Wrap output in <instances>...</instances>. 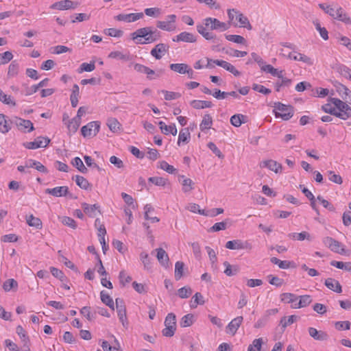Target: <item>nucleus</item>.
<instances>
[{
  "label": "nucleus",
  "instance_id": "50",
  "mask_svg": "<svg viewBox=\"0 0 351 351\" xmlns=\"http://www.w3.org/2000/svg\"><path fill=\"white\" fill-rule=\"evenodd\" d=\"M107 125L112 132H116L120 130L121 124L115 118H109L107 120Z\"/></svg>",
  "mask_w": 351,
  "mask_h": 351
},
{
  "label": "nucleus",
  "instance_id": "36",
  "mask_svg": "<svg viewBox=\"0 0 351 351\" xmlns=\"http://www.w3.org/2000/svg\"><path fill=\"white\" fill-rule=\"evenodd\" d=\"M191 106L195 109H204L206 108H211L213 106V104L209 101L195 99L191 101Z\"/></svg>",
  "mask_w": 351,
  "mask_h": 351
},
{
  "label": "nucleus",
  "instance_id": "9",
  "mask_svg": "<svg viewBox=\"0 0 351 351\" xmlns=\"http://www.w3.org/2000/svg\"><path fill=\"white\" fill-rule=\"evenodd\" d=\"M116 309L118 317L125 328H128L129 322L126 315V308L122 299L117 298L115 300Z\"/></svg>",
  "mask_w": 351,
  "mask_h": 351
},
{
  "label": "nucleus",
  "instance_id": "62",
  "mask_svg": "<svg viewBox=\"0 0 351 351\" xmlns=\"http://www.w3.org/2000/svg\"><path fill=\"white\" fill-rule=\"evenodd\" d=\"M178 293L180 298H187L192 294V289L189 287H184L178 289Z\"/></svg>",
  "mask_w": 351,
  "mask_h": 351
},
{
  "label": "nucleus",
  "instance_id": "23",
  "mask_svg": "<svg viewBox=\"0 0 351 351\" xmlns=\"http://www.w3.org/2000/svg\"><path fill=\"white\" fill-rule=\"evenodd\" d=\"M76 5H74L73 2L71 0H64L53 3L51 8L59 10H64L75 8Z\"/></svg>",
  "mask_w": 351,
  "mask_h": 351
},
{
  "label": "nucleus",
  "instance_id": "43",
  "mask_svg": "<svg viewBox=\"0 0 351 351\" xmlns=\"http://www.w3.org/2000/svg\"><path fill=\"white\" fill-rule=\"evenodd\" d=\"M337 71L342 76L351 80V69L344 64H338L336 67Z\"/></svg>",
  "mask_w": 351,
  "mask_h": 351
},
{
  "label": "nucleus",
  "instance_id": "56",
  "mask_svg": "<svg viewBox=\"0 0 351 351\" xmlns=\"http://www.w3.org/2000/svg\"><path fill=\"white\" fill-rule=\"evenodd\" d=\"M263 339H255L248 347L247 351H261Z\"/></svg>",
  "mask_w": 351,
  "mask_h": 351
},
{
  "label": "nucleus",
  "instance_id": "24",
  "mask_svg": "<svg viewBox=\"0 0 351 351\" xmlns=\"http://www.w3.org/2000/svg\"><path fill=\"white\" fill-rule=\"evenodd\" d=\"M82 207L84 212L90 217H95L97 212L100 213L99 206L97 204L90 205L86 203H82Z\"/></svg>",
  "mask_w": 351,
  "mask_h": 351
},
{
  "label": "nucleus",
  "instance_id": "49",
  "mask_svg": "<svg viewBox=\"0 0 351 351\" xmlns=\"http://www.w3.org/2000/svg\"><path fill=\"white\" fill-rule=\"evenodd\" d=\"M291 83V80L287 77L280 79L275 83V89L276 91L279 92L282 87H289Z\"/></svg>",
  "mask_w": 351,
  "mask_h": 351
},
{
  "label": "nucleus",
  "instance_id": "31",
  "mask_svg": "<svg viewBox=\"0 0 351 351\" xmlns=\"http://www.w3.org/2000/svg\"><path fill=\"white\" fill-rule=\"evenodd\" d=\"M196 27L197 32L206 40H210L215 38V36L213 33L207 31V27L204 24H197Z\"/></svg>",
  "mask_w": 351,
  "mask_h": 351
},
{
  "label": "nucleus",
  "instance_id": "10",
  "mask_svg": "<svg viewBox=\"0 0 351 351\" xmlns=\"http://www.w3.org/2000/svg\"><path fill=\"white\" fill-rule=\"evenodd\" d=\"M99 128L98 121H91L82 128V135L85 138L95 136L99 132Z\"/></svg>",
  "mask_w": 351,
  "mask_h": 351
},
{
  "label": "nucleus",
  "instance_id": "33",
  "mask_svg": "<svg viewBox=\"0 0 351 351\" xmlns=\"http://www.w3.org/2000/svg\"><path fill=\"white\" fill-rule=\"evenodd\" d=\"M337 91L343 99H349L351 104V90H350L345 85L339 84L337 86Z\"/></svg>",
  "mask_w": 351,
  "mask_h": 351
},
{
  "label": "nucleus",
  "instance_id": "6",
  "mask_svg": "<svg viewBox=\"0 0 351 351\" xmlns=\"http://www.w3.org/2000/svg\"><path fill=\"white\" fill-rule=\"evenodd\" d=\"M165 21H157L156 27L166 32H173L176 29L177 16L176 14L167 15Z\"/></svg>",
  "mask_w": 351,
  "mask_h": 351
},
{
  "label": "nucleus",
  "instance_id": "7",
  "mask_svg": "<svg viewBox=\"0 0 351 351\" xmlns=\"http://www.w3.org/2000/svg\"><path fill=\"white\" fill-rule=\"evenodd\" d=\"M203 24L210 30L226 31L230 28V24L221 22L217 19L207 17L203 20Z\"/></svg>",
  "mask_w": 351,
  "mask_h": 351
},
{
  "label": "nucleus",
  "instance_id": "18",
  "mask_svg": "<svg viewBox=\"0 0 351 351\" xmlns=\"http://www.w3.org/2000/svg\"><path fill=\"white\" fill-rule=\"evenodd\" d=\"M261 167H266L275 173H281L282 167L281 164L274 160H267L263 161L260 164Z\"/></svg>",
  "mask_w": 351,
  "mask_h": 351
},
{
  "label": "nucleus",
  "instance_id": "38",
  "mask_svg": "<svg viewBox=\"0 0 351 351\" xmlns=\"http://www.w3.org/2000/svg\"><path fill=\"white\" fill-rule=\"evenodd\" d=\"M100 298L101 302L106 306H109L111 309H114V305L112 298L105 291L100 292Z\"/></svg>",
  "mask_w": 351,
  "mask_h": 351
},
{
  "label": "nucleus",
  "instance_id": "11",
  "mask_svg": "<svg viewBox=\"0 0 351 351\" xmlns=\"http://www.w3.org/2000/svg\"><path fill=\"white\" fill-rule=\"evenodd\" d=\"M50 143V139L47 137L38 136L34 141L23 143V145L26 149H36L40 147H46Z\"/></svg>",
  "mask_w": 351,
  "mask_h": 351
},
{
  "label": "nucleus",
  "instance_id": "12",
  "mask_svg": "<svg viewBox=\"0 0 351 351\" xmlns=\"http://www.w3.org/2000/svg\"><path fill=\"white\" fill-rule=\"evenodd\" d=\"M226 247L229 250H251L252 245L247 241H242L241 239H235L228 241L226 243Z\"/></svg>",
  "mask_w": 351,
  "mask_h": 351
},
{
  "label": "nucleus",
  "instance_id": "4",
  "mask_svg": "<svg viewBox=\"0 0 351 351\" xmlns=\"http://www.w3.org/2000/svg\"><path fill=\"white\" fill-rule=\"evenodd\" d=\"M274 112L276 118L280 117L285 121L290 119L293 115L291 106H287L280 102L274 104Z\"/></svg>",
  "mask_w": 351,
  "mask_h": 351
},
{
  "label": "nucleus",
  "instance_id": "60",
  "mask_svg": "<svg viewBox=\"0 0 351 351\" xmlns=\"http://www.w3.org/2000/svg\"><path fill=\"white\" fill-rule=\"evenodd\" d=\"M350 325L349 321H339L334 323L335 328L339 331L350 330Z\"/></svg>",
  "mask_w": 351,
  "mask_h": 351
},
{
  "label": "nucleus",
  "instance_id": "27",
  "mask_svg": "<svg viewBox=\"0 0 351 351\" xmlns=\"http://www.w3.org/2000/svg\"><path fill=\"white\" fill-rule=\"evenodd\" d=\"M158 125L161 132L165 135L171 134L172 135L176 136L177 134V129L174 123L167 125L163 121H159Z\"/></svg>",
  "mask_w": 351,
  "mask_h": 351
},
{
  "label": "nucleus",
  "instance_id": "20",
  "mask_svg": "<svg viewBox=\"0 0 351 351\" xmlns=\"http://www.w3.org/2000/svg\"><path fill=\"white\" fill-rule=\"evenodd\" d=\"M69 192V188L66 186H57L53 189H47L45 193L51 195L54 197H64Z\"/></svg>",
  "mask_w": 351,
  "mask_h": 351
},
{
  "label": "nucleus",
  "instance_id": "40",
  "mask_svg": "<svg viewBox=\"0 0 351 351\" xmlns=\"http://www.w3.org/2000/svg\"><path fill=\"white\" fill-rule=\"evenodd\" d=\"M191 135L188 128L182 129L180 131L178 144L187 143L190 139Z\"/></svg>",
  "mask_w": 351,
  "mask_h": 351
},
{
  "label": "nucleus",
  "instance_id": "35",
  "mask_svg": "<svg viewBox=\"0 0 351 351\" xmlns=\"http://www.w3.org/2000/svg\"><path fill=\"white\" fill-rule=\"evenodd\" d=\"M19 63L16 60L12 61L8 66L7 73L8 77L12 78L16 76L19 73Z\"/></svg>",
  "mask_w": 351,
  "mask_h": 351
},
{
  "label": "nucleus",
  "instance_id": "15",
  "mask_svg": "<svg viewBox=\"0 0 351 351\" xmlns=\"http://www.w3.org/2000/svg\"><path fill=\"white\" fill-rule=\"evenodd\" d=\"M143 12L130 13V14H119L114 18L117 21H123L126 23H132L138 21L143 17Z\"/></svg>",
  "mask_w": 351,
  "mask_h": 351
},
{
  "label": "nucleus",
  "instance_id": "64",
  "mask_svg": "<svg viewBox=\"0 0 351 351\" xmlns=\"http://www.w3.org/2000/svg\"><path fill=\"white\" fill-rule=\"evenodd\" d=\"M13 58V55L10 51H5L0 53V64H5L9 62Z\"/></svg>",
  "mask_w": 351,
  "mask_h": 351
},
{
  "label": "nucleus",
  "instance_id": "52",
  "mask_svg": "<svg viewBox=\"0 0 351 351\" xmlns=\"http://www.w3.org/2000/svg\"><path fill=\"white\" fill-rule=\"evenodd\" d=\"M184 264L183 262L177 261L175 265V278L176 280H180L184 274Z\"/></svg>",
  "mask_w": 351,
  "mask_h": 351
},
{
  "label": "nucleus",
  "instance_id": "44",
  "mask_svg": "<svg viewBox=\"0 0 351 351\" xmlns=\"http://www.w3.org/2000/svg\"><path fill=\"white\" fill-rule=\"evenodd\" d=\"M11 129L8 121L3 114H0V132L3 134L8 133Z\"/></svg>",
  "mask_w": 351,
  "mask_h": 351
},
{
  "label": "nucleus",
  "instance_id": "59",
  "mask_svg": "<svg viewBox=\"0 0 351 351\" xmlns=\"http://www.w3.org/2000/svg\"><path fill=\"white\" fill-rule=\"evenodd\" d=\"M226 38L229 41H231V42H233L235 43H238V44L244 45L246 43L245 39L240 35H233V34L226 35Z\"/></svg>",
  "mask_w": 351,
  "mask_h": 351
},
{
  "label": "nucleus",
  "instance_id": "34",
  "mask_svg": "<svg viewBox=\"0 0 351 351\" xmlns=\"http://www.w3.org/2000/svg\"><path fill=\"white\" fill-rule=\"evenodd\" d=\"M289 237L293 240L304 241L308 240L311 241L312 237L308 232L303 231L300 233L293 232L289 234Z\"/></svg>",
  "mask_w": 351,
  "mask_h": 351
},
{
  "label": "nucleus",
  "instance_id": "32",
  "mask_svg": "<svg viewBox=\"0 0 351 351\" xmlns=\"http://www.w3.org/2000/svg\"><path fill=\"white\" fill-rule=\"evenodd\" d=\"M280 300L282 302L293 305L298 302V298L291 293H284L280 295Z\"/></svg>",
  "mask_w": 351,
  "mask_h": 351
},
{
  "label": "nucleus",
  "instance_id": "21",
  "mask_svg": "<svg viewBox=\"0 0 351 351\" xmlns=\"http://www.w3.org/2000/svg\"><path fill=\"white\" fill-rule=\"evenodd\" d=\"M309 335L317 341H326L328 338V334L322 330H317L313 327L308 328Z\"/></svg>",
  "mask_w": 351,
  "mask_h": 351
},
{
  "label": "nucleus",
  "instance_id": "51",
  "mask_svg": "<svg viewBox=\"0 0 351 351\" xmlns=\"http://www.w3.org/2000/svg\"><path fill=\"white\" fill-rule=\"evenodd\" d=\"M298 317L296 315H291L289 317H283L281 318L280 324L282 326V328L285 330L287 326L292 324L297 319Z\"/></svg>",
  "mask_w": 351,
  "mask_h": 351
},
{
  "label": "nucleus",
  "instance_id": "55",
  "mask_svg": "<svg viewBox=\"0 0 351 351\" xmlns=\"http://www.w3.org/2000/svg\"><path fill=\"white\" fill-rule=\"evenodd\" d=\"M80 123L81 121L74 117L69 121L67 128L71 133H75L77 132Z\"/></svg>",
  "mask_w": 351,
  "mask_h": 351
},
{
  "label": "nucleus",
  "instance_id": "63",
  "mask_svg": "<svg viewBox=\"0 0 351 351\" xmlns=\"http://www.w3.org/2000/svg\"><path fill=\"white\" fill-rule=\"evenodd\" d=\"M328 173V180L334 183L341 184L343 182L342 178L339 175L336 174L332 171H329Z\"/></svg>",
  "mask_w": 351,
  "mask_h": 351
},
{
  "label": "nucleus",
  "instance_id": "45",
  "mask_svg": "<svg viewBox=\"0 0 351 351\" xmlns=\"http://www.w3.org/2000/svg\"><path fill=\"white\" fill-rule=\"evenodd\" d=\"M204 304V300L203 295L200 293L197 292L192 298L190 306L192 308H195L198 304L203 305Z\"/></svg>",
  "mask_w": 351,
  "mask_h": 351
},
{
  "label": "nucleus",
  "instance_id": "1",
  "mask_svg": "<svg viewBox=\"0 0 351 351\" xmlns=\"http://www.w3.org/2000/svg\"><path fill=\"white\" fill-rule=\"evenodd\" d=\"M131 36L137 44H149L159 38L160 32L157 29H153L152 27H145L136 29Z\"/></svg>",
  "mask_w": 351,
  "mask_h": 351
},
{
  "label": "nucleus",
  "instance_id": "48",
  "mask_svg": "<svg viewBox=\"0 0 351 351\" xmlns=\"http://www.w3.org/2000/svg\"><path fill=\"white\" fill-rule=\"evenodd\" d=\"M71 164L77 168L81 173H86L87 168L84 166L82 160L80 157H75L72 160Z\"/></svg>",
  "mask_w": 351,
  "mask_h": 351
},
{
  "label": "nucleus",
  "instance_id": "30",
  "mask_svg": "<svg viewBox=\"0 0 351 351\" xmlns=\"http://www.w3.org/2000/svg\"><path fill=\"white\" fill-rule=\"evenodd\" d=\"M27 223L32 227H34L38 230H40L43 228V223L38 217H34L33 215H30L26 217Z\"/></svg>",
  "mask_w": 351,
  "mask_h": 351
},
{
  "label": "nucleus",
  "instance_id": "61",
  "mask_svg": "<svg viewBox=\"0 0 351 351\" xmlns=\"http://www.w3.org/2000/svg\"><path fill=\"white\" fill-rule=\"evenodd\" d=\"M17 287L18 283L13 278L5 280L3 285V288L5 291H10L12 289L16 288Z\"/></svg>",
  "mask_w": 351,
  "mask_h": 351
},
{
  "label": "nucleus",
  "instance_id": "16",
  "mask_svg": "<svg viewBox=\"0 0 351 351\" xmlns=\"http://www.w3.org/2000/svg\"><path fill=\"white\" fill-rule=\"evenodd\" d=\"M14 123L17 126L18 129L23 132H30L34 129L33 123L29 120L15 117Z\"/></svg>",
  "mask_w": 351,
  "mask_h": 351
},
{
  "label": "nucleus",
  "instance_id": "5",
  "mask_svg": "<svg viewBox=\"0 0 351 351\" xmlns=\"http://www.w3.org/2000/svg\"><path fill=\"white\" fill-rule=\"evenodd\" d=\"M165 328L162 330V335L171 337L174 335L176 330V318L173 313H169L165 319Z\"/></svg>",
  "mask_w": 351,
  "mask_h": 351
},
{
  "label": "nucleus",
  "instance_id": "58",
  "mask_svg": "<svg viewBox=\"0 0 351 351\" xmlns=\"http://www.w3.org/2000/svg\"><path fill=\"white\" fill-rule=\"evenodd\" d=\"M223 213V209L221 208H213L210 210H205L204 211L202 212V215L213 217H215L219 214H221Z\"/></svg>",
  "mask_w": 351,
  "mask_h": 351
},
{
  "label": "nucleus",
  "instance_id": "39",
  "mask_svg": "<svg viewBox=\"0 0 351 351\" xmlns=\"http://www.w3.org/2000/svg\"><path fill=\"white\" fill-rule=\"evenodd\" d=\"M213 125V119L210 114H206L203 117L202 121L199 125V128L202 131L208 130Z\"/></svg>",
  "mask_w": 351,
  "mask_h": 351
},
{
  "label": "nucleus",
  "instance_id": "2",
  "mask_svg": "<svg viewBox=\"0 0 351 351\" xmlns=\"http://www.w3.org/2000/svg\"><path fill=\"white\" fill-rule=\"evenodd\" d=\"M319 7L324 12L330 16L334 19L344 23L346 25H351V18L344 11V10L337 4L328 5L326 3H319Z\"/></svg>",
  "mask_w": 351,
  "mask_h": 351
},
{
  "label": "nucleus",
  "instance_id": "47",
  "mask_svg": "<svg viewBox=\"0 0 351 351\" xmlns=\"http://www.w3.org/2000/svg\"><path fill=\"white\" fill-rule=\"evenodd\" d=\"M75 182H76V184L82 189L88 190V189H90V184L83 176H75Z\"/></svg>",
  "mask_w": 351,
  "mask_h": 351
},
{
  "label": "nucleus",
  "instance_id": "25",
  "mask_svg": "<svg viewBox=\"0 0 351 351\" xmlns=\"http://www.w3.org/2000/svg\"><path fill=\"white\" fill-rule=\"evenodd\" d=\"M325 285L330 290L340 293L342 292V288L340 283L334 278H327L325 280Z\"/></svg>",
  "mask_w": 351,
  "mask_h": 351
},
{
  "label": "nucleus",
  "instance_id": "57",
  "mask_svg": "<svg viewBox=\"0 0 351 351\" xmlns=\"http://www.w3.org/2000/svg\"><path fill=\"white\" fill-rule=\"evenodd\" d=\"M0 101L5 104L11 105L12 106H16L15 101L13 100L10 95L5 94L2 90L0 89Z\"/></svg>",
  "mask_w": 351,
  "mask_h": 351
},
{
  "label": "nucleus",
  "instance_id": "53",
  "mask_svg": "<svg viewBox=\"0 0 351 351\" xmlns=\"http://www.w3.org/2000/svg\"><path fill=\"white\" fill-rule=\"evenodd\" d=\"M144 13L148 16L157 18L161 15L162 10L157 7L149 8L144 10Z\"/></svg>",
  "mask_w": 351,
  "mask_h": 351
},
{
  "label": "nucleus",
  "instance_id": "28",
  "mask_svg": "<svg viewBox=\"0 0 351 351\" xmlns=\"http://www.w3.org/2000/svg\"><path fill=\"white\" fill-rule=\"evenodd\" d=\"M312 302L311 297L309 295H304L300 297L297 304L291 305L292 308H300L308 306Z\"/></svg>",
  "mask_w": 351,
  "mask_h": 351
},
{
  "label": "nucleus",
  "instance_id": "46",
  "mask_svg": "<svg viewBox=\"0 0 351 351\" xmlns=\"http://www.w3.org/2000/svg\"><path fill=\"white\" fill-rule=\"evenodd\" d=\"M194 322V315L193 314H187L182 317L180 325L182 328L189 327Z\"/></svg>",
  "mask_w": 351,
  "mask_h": 351
},
{
  "label": "nucleus",
  "instance_id": "8",
  "mask_svg": "<svg viewBox=\"0 0 351 351\" xmlns=\"http://www.w3.org/2000/svg\"><path fill=\"white\" fill-rule=\"evenodd\" d=\"M323 243L335 253L339 254H344L346 253L343 245L330 237H324L323 239Z\"/></svg>",
  "mask_w": 351,
  "mask_h": 351
},
{
  "label": "nucleus",
  "instance_id": "3",
  "mask_svg": "<svg viewBox=\"0 0 351 351\" xmlns=\"http://www.w3.org/2000/svg\"><path fill=\"white\" fill-rule=\"evenodd\" d=\"M330 101L335 106L336 117L342 119L347 120L351 118V107L338 98H330Z\"/></svg>",
  "mask_w": 351,
  "mask_h": 351
},
{
  "label": "nucleus",
  "instance_id": "22",
  "mask_svg": "<svg viewBox=\"0 0 351 351\" xmlns=\"http://www.w3.org/2000/svg\"><path fill=\"white\" fill-rule=\"evenodd\" d=\"M288 58L296 61L303 62L309 66L313 64V60L311 58L300 53H289Z\"/></svg>",
  "mask_w": 351,
  "mask_h": 351
},
{
  "label": "nucleus",
  "instance_id": "17",
  "mask_svg": "<svg viewBox=\"0 0 351 351\" xmlns=\"http://www.w3.org/2000/svg\"><path fill=\"white\" fill-rule=\"evenodd\" d=\"M243 317L242 316H238L233 319L227 326L226 332L228 334L234 335L242 324Z\"/></svg>",
  "mask_w": 351,
  "mask_h": 351
},
{
  "label": "nucleus",
  "instance_id": "26",
  "mask_svg": "<svg viewBox=\"0 0 351 351\" xmlns=\"http://www.w3.org/2000/svg\"><path fill=\"white\" fill-rule=\"evenodd\" d=\"M235 21H238V25L239 27H245L250 30L252 28L248 19L239 11H237V15L235 16Z\"/></svg>",
  "mask_w": 351,
  "mask_h": 351
},
{
  "label": "nucleus",
  "instance_id": "42",
  "mask_svg": "<svg viewBox=\"0 0 351 351\" xmlns=\"http://www.w3.org/2000/svg\"><path fill=\"white\" fill-rule=\"evenodd\" d=\"M246 117L241 114H234L230 117V123L234 127H239L242 123H245Z\"/></svg>",
  "mask_w": 351,
  "mask_h": 351
},
{
  "label": "nucleus",
  "instance_id": "41",
  "mask_svg": "<svg viewBox=\"0 0 351 351\" xmlns=\"http://www.w3.org/2000/svg\"><path fill=\"white\" fill-rule=\"evenodd\" d=\"M223 265L226 267L224 274L228 276H232L239 272V267L237 265H231L228 262L225 261Z\"/></svg>",
  "mask_w": 351,
  "mask_h": 351
},
{
  "label": "nucleus",
  "instance_id": "13",
  "mask_svg": "<svg viewBox=\"0 0 351 351\" xmlns=\"http://www.w3.org/2000/svg\"><path fill=\"white\" fill-rule=\"evenodd\" d=\"M169 49L167 44L158 43L151 50L150 54L156 60H160L168 52Z\"/></svg>",
  "mask_w": 351,
  "mask_h": 351
},
{
  "label": "nucleus",
  "instance_id": "54",
  "mask_svg": "<svg viewBox=\"0 0 351 351\" xmlns=\"http://www.w3.org/2000/svg\"><path fill=\"white\" fill-rule=\"evenodd\" d=\"M313 25H315L316 29L319 32L320 36L324 40H326L328 39V33L327 29L325 27H321L320 23L318 20H315L313 21Z\"/></svg>",
  "mask_w": 351,
  "mask_h": 351
},
{
  "label": "nucleus",
  "instance_id": "19",
  "mask_svg": "<svg viewBox=\"0 0 351 351\" xmlns=\"http://www.w3.org/2000/svg\"><path fill=\"white\" fill-rule=\"evenodd\" d=\"M213 63L217 66H219L230 73H232L234 76H239L241 73L230 63L221 60H215L213 61Z\"/></svg>",
  "mask_w": 351,
  "mask_h": 351
},
{
  "label": "nucleus",
  "instance_id": "37",
  "mask_svg": "<svg viewBox=\"0 0 351 351\" xmlns=\"http://www.w3.org/2000/svg\"><path fill=\"white\" fill-rule=\"evenodd\" d=\"M189 65L184 63H173L169 65L171 71L179 74H185Z\"/></svg>",
  "mask_w": 351,
  "mask_h": 351
},
{
  "label": "nucleus",
  "instance_id": "14",
  "mask_svg": "<svg viewBox=\"0 0 351 351\" xmlns=\"http://www.w3.org/2000/svg\"><path fill=\"white\" fill-rule=\"evenodd\" d=\"M172 40L175 43L184 42L193 43L197 41V37L195 35L191 32H182L177 36L173 37Z\"/></svg>",
  "mask_w": 351,
  "mask_h": 351
},
{
  "label": "nucleus",
  "instance_id": "29",
  "mask_svg": "<svg viewBox=\"0 0 351 351\" xmlns=\"http://www.w3.org/2000/svg\"><path fill=\"white\" fill-rule=\"evenodd\" d=\"M156 252H157L156 257H157L158 261L160 262V263L162 266L167 267L169 258L168 254H167L165 250H163L162 248H158V249H156Z\"/></svg>",
  "mask_w": 351,
  "mask_h": 351
}]
</instances>
